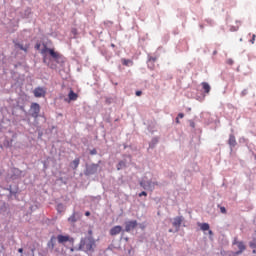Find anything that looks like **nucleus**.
<instances>
[{
  "instance_id": "obj_1",
  "label": "nucleus",
  "mask_w": 256,
  "mask_h": 256,
  "mask_svg": "<svg viewBox=\"0 0 256 256\" xmlns=\"http://www.w3.org/2000/svg\"><path fill=\"white\" fill-rule=\"evenodd\" d=\"M95 247H97V244L95 239L91 236L83 238L79 244V249L85 253H93V251H95Z\"/></svg>"
},
{
  "instance_id": "obj_2",
  "label": "nucleus",
  "mask_w": 256,
  "mask_h": 256,
  "mask_svg": "<svg viewBox=\"0 0 256 256\" xmlns=\"http://www.w3.org/2000/svg\"><path fill=\"white\" fill-rule=\"evenodd\" d=\"M39 113H41V106L38 103L33 102L30 106L31 117L37 119V117H39Z\"/></svg>"
},
{
  "instance_id": "obj_3",
  "label": "nucleus",
  "mask_w": 256,
  "mask_h": 256,
  "mask_svg": "<svg viewBox=\"0 0 256 256\" xmlns=\"http://www.w3.org/2000/svg\"><path fill=\"white\" fill-rule=\"evenodd\" d=\"M56 239L60 245H65V243H75V239L69 235L59 234Z\"/></svg>"
},
{
  "instance_id": "obj_4",
  "label": "nucleus",
  "mask_w": 256,
  "mask_h": 256,
  "mask_svg": "<svg viewBox=\"0 0 256 256\" xmlns=\"http://www.w3.org/2000/svg\"><path fill=\"white\" fill-rule=\"evenodd\" d=\"M141 187L143 189H148V191H154L155 187L159 185V182H153V181H142L140 182Z\"/></svg>"
},
{
  "instance_id": "obj_5",
  "label": "nucleus",
  "mask_w": 256,
  "mask_h": 256,
  "mask_svg": "<svg viewBox=\"0 0 256 256\" xmlns=\"http://www.w3.org/2000/svg\"><path fill=\"white\" fill-rule=\"evenodd\" d=\"M34 97L41 98L47 95V90L43 87H37L33 91Z\"/></svg>"
},
{
  "instance_id": "obj_6",
  "label": "nucleus",
  "mask_w": 256,
  "mask_h": 256,
  "mask_svg": "<svg viewBox=\"0 0 256 256\" xmlns=\"http://www.w3.org/2000/svg\"><path fill=\"white\" fill-rule=\"evenodd\" d=\"M42 55H45V53H49L53 59H59V53L55 52L54 49L47 48V46L44 47L41 51Z\"/></svg>"
},
{
  "instance_id": "obj_7",
  "label": "nucleus",
  "mask_w": 256,
  "mask_h": 256,
  "mask_svg": "<svg viewBox=\"0 0 256 256\" xmlns=\"http://www.w3.org/2000/svg\"><path fill=\"white\" fill-rule=\"evenodd\" d=\"M137 227V220L128 221L125 223V231L129 233V231H133Z\"/></svg>"
},
{
  "instance_id": "obj_8",
  "label": "nucleus",
  "mask_w": 256,
  "mask_h": 256,
  "mask_svg": "<svg viewBox=\"0 0 256 256\" xmlns=\"http://www.w3.org/2000/svg\"><path fill=\"white\" fill-rule=\"evenodd\" d=\"M233 245H237L239 249L234 253V255H241V253H243V251L246 249L245 244L243 242H237V240H234Z\"/></svg>"
},
{
  "instance_id": "obj_9",
  "label": "nucleus",
  "mask_w": 256,
  "mask_h": 256,
  "mask_svg": "<svg viewBox=\"0 0 256 256\" xmlns=\"http://www.w3.org/2000/svg\"><path fill=\"white\" fill-rule=\"evenodd\" d=\"M181 223H183V218L178 216L174 218L172 225L175 227L176 231H179V228L181 227Z\"/></svg>"
},
{
  "instance_id": "obj_10",
  "label": "nucleus",
  "mask_w": 256,
  "mask_h": 256,
  "mask_svg": "<svg viewBox=\"0 0 256 256\" xmlns=\"http://www.w3.org/2000/svg\"><path fill=\"white\" fill-rule=\"evenodd\" d=\"M121 231H123V227L121 226H114L110 229V235L112 237H115V235H119V233H121Z\"/></svg>"
},
{
  "instance_id": "obj_11",
  "label": "nucleus",
  "mask_w": 256,
  "mask_h": 256,
  "mask_svg": "<svg viewBox=\"0 0 256 256\" xmlns=\"http://www.w3.org/2000/svg\"><path fill=\"white\" fill-rule=\"evenodd\" d=\"M56 243H57V238L55 236H52L47 243L48 249H50V251H53V249H55Z\"/></svg>"
},
{
  "instance_id": "obj_12",
  "label": "nucleus",
  "mask_w": 256,
  "mask_h": 256,
  "mask_svg": "<svg viewBox=\"0 0 256 256\" xmlns=\"http://www.w3.org/2000/svg\"><path fill=\"white\" fill-rule=\"evenodd\" d=\"M69 101H77L79 99V95L73 91V89H70L68 93Z\"/></svg>"
},
{
  "instance_id": "obj_13",
  "label": "nucleus",
  "mask_w": 256,
  "mask_h": 256,
  "mask_svg": "<svg viewBox=\"0 0 256 256\" xmlns=\"http://www.w3.org/2000/svg\"><path fill=\"white\" fill-rule=\"evenodd\" d=\"M228 144L230 145V147H235V145H237V140L235 139V135L231 134L229 136Z\"/></svg>"
},
{
  "instance_id": "obj_14",
  "label": "nucleus",
  "mask_w": 256,
  "mask_h": 256,
  "mask_svg": "<svg viewBox=\"0 0 256 256\" xmlns=\"http://www.w3.org/2000/svg\"><path fill=\"white\" fill-rule=\"evenodd\" d=\"M202 88L204 89L205 93H210L211 91V86L207 82H202Z\"/></svg>"
},
{
  "instance_id": "obj_15",
  "label": "nucleus",
  "mask_w": 256,
  "mask_h": 256,
  "mask_svg": "<svg viewBox=\"0 0 256 256\" xmlns=\"http://www.w3.org/2000/svg\"><path fill=\"white\" fill-rule=\"evenodd\" d=\"M68 221L73 225L74 223H77V213L74 212L69 218Z\"/></svg>"
},
{
  "instance_id": "obj_16",
  "label": "nucleus",
  "mask_w": 256,
  "mask_h": 256,
  "mask_svg": "<svg viewBox=\"0 0 256 256\" xmlns=\"http://www.w3.org/2000/svg\"><path fill=\"white\" fill-rule=\"evenodd\" d=\"M15 48L20 49L21 51H25V53H27V49H29V46H23V44L16 43Z\"/></svg>"
},
{
  "instance_id": "obj_17",
  "label": "nucleus",
  "mask_w": 256,
  "mask_h": 256,
  "mask_svg": "<svg viewBox=\"0 0 256 256\" xmlns=\"http://www.w3.org/2000/svg\"><path fill=\"white\" fill-rule=\"evenodd\" d=\"M199 227H200L201 231H209V229H210L209 223L199 224Z\"/></svg>"
},
{
  "instance_id": "obj_18",
  "label": "nucleus",
  "mask_w": 256,
  "mask_h": 256,
  "mask_svg": "<svg viewBox=\"0 0 256 256\" xmlns=\"http://www.w3.org/2000/svg\"><path fill=\"white\" fill-rule=\"evenodd\" d=\"M152 63H157V57L156 56H148L147 65H151Z\"/></svg>"
},
{
  "instance_id": "obj_19",
  "label": "nucleus",
  "mask_w": 256,
  "mask_h": 256,
  "mask_svg": "<svg viewBox=\"0 0 256 256\" xmlns=\"http://www.w3.org/2000/svg\"><path fill=\"white\" fill-rule=\"evenodd\" d=\"M80 160L79 158H76L73 160L72 165L74 166V169H77L79 167Z\"/></svg>"
},
{
  "instance_id": "obj_20",
  "label": "nucleus",
  "mask_w": 256,
  "mask_h": 256,
  "mask_svg": "<svg viewBox=\"0 0 256 256\" xmlns=\"http://www.w3.org/2000/svg\"><path fill=\"white\" fill-rule=\"evenodd\" d=\"M123 167H125V161H120L117 165V170L121 171V169H123Z\"/></svg>"
},
{
  "instance_id": "obj_21",
  "label": "nucleus",
  "mask_w": 256,
  "mask_h": 256,
  "mask_svg": "<svg viewBox=\"0 0 256 256\" xmlns=\"http://www.w3.org/2000/svg\"><path fill=\"white\" fill-rule=\"evenodd\" d=\"M57 211H58L59 213H61V211H63V204H58V205H57Z\"/></svg>"
},
{
  "instance_id": "obj_22",
  "label": "nucleus",
  "mask_w": 256,
  "mask_h": 256,
  "mask_svg": "<svg viewBox=\"0 0 256 256\" xmlns=\"http://www.w3.org/2000/svg\"><path fill=\"white\" fill-rule=\"evenodd\" d=\"M249 245H250L251 249H256V241L255 240L250 242Z\"/></svg>"
},
{
  "instance_id": "obj_23",
  "label": "nucleus",
  "mask_w": 256,
  "mask_h": 256,
  "mask_svg": "<svg viewBox=\"0 0 256 256\" xmlns=\"http://www.w3.org/2000/svg\"><path fill=\"white\" fill-rule=\"evenodd\" d=\"M147 66L149 67V69H155V62H151V64H147Z\"/></svg>"
},
{
  "instance_id": "obj_24",
  "label": "nucleus",
  "mask_w": 256,
  "mask_h": 256,
  "mask_svg": "<svg viewBox=\"0 0 256 256\" xmlns=\"http://www.w3.org/2000/svg\"><path fill=\"white\" fill-rule=\"evenodd\" d=\"M139 197H147V192L142 191V192L139 194Z\"/></svg>"
},
{
  "instance_id": "obj_25",
  "label": "nucleus",
  "mask_w": 256,
  "mask_h": 256,
  "mask_svg": "<svg viewBox=\"0 0 256 256\" xmlns=\"http://www.w3.org/2000/svg\"><path fill=\"white\" fill-rule=\"evenodd\" d=\"M220 211L223 214L227 213V209H225V207H220Z\"/></svg>"
},
{
  "instance_id": "obj_26",
  "label": "nucleus",
  "mask_w": 256,
  "mask_h": 256,
  "mask_svg": "<svg viewBox=\"0 0 256 256\" xmlns=\"http://www.w3.org/2000/svg\"><path fill=\"white\" fill-rule=\"evenodd\" d=\"M255 39H256V35L253 34V35H252V39L250 40V42H251L252 44L255 43Z\"/></svg>"
},
{
  "instance_id": "obj_27",
  "label": "nucleus",
  "mask_w": 256,
  "mask_h": 256,
  "mask_svg": "<svg viewBox=\"0 0 256 256\" xmlns=\"http://www.w3.org/2000/svg\"><path fill=\"white\" fill-rule=\"evenodd\" d=\"M226 63L228 64V65H233V59H228L227 61H226Z\"/></svg>"
},
{
  "instance_id": "obj_28",
  "label": "nucleus",
  "mask_w": 256,
  "mask_h": 256,
  "mask_svg": "<svg viewBox=\"0 0 256 256\" xmlns=\"http://www.w3.org/2000/svg\"><path fill=\"white\" fill-rule=\"evenodd\" d=\"M183 117H185V114H184V113H179V114H178V119H183Z\"/></svg>"
},
{
  "instance_id": "obj_29",
  "label": "nucleus",
  "mask_w": 256,
  "mask_h": 256,
  "mask_svg": "<svg viewBox=\"0 0 256 256\" xmlns=\"http://www.w3.org/2000/svg\"><path fill=\"white\" fill-rule=\"evenodd\" d=\"M142 94H143V92H141V91H136V96H137V97H141Z\"/></svg>"
},
{
  "instance_id": "obj_30",
  "label": "nucleus",
  "mask_w": 256,
  "mask_h": 256,
  "mask_svg": "<svg viewBox=\"0 0 256 256\" xmlns=\"http://www.w3.org/2000/svg\"><path fill=\"white\" fill-rule=\"evenodd\" d=\"M90 215H91V212H89V211L85 212L86 217H89Z\"/></svg>"
},
{
  "instance_id": "obj_31",
  "label": "nucleus",
  "mask_w": 256,
  "mask_h": 256,
  "mask_svg": "<svg viewBox=\"0 0 256 256\" xmlns=\"http://www.w3.org/2000/svg\"><path fill=\"white\" fill-rule=\"evenodd\" d=\"M128 63H129V60H124L123 61V65H128Z\"/></svg>"
},
{
  "instance_id": "obj_32",
  "label": "nucleus",
  "mask_w": 256,
  "mask_h": 256,
  "mask_svg": "<svg viewBox=\"0 0 256 256\" xmlns=\"http://www.w3.org/2000/svg\"><path fill=\"white\" fill-rule=\"evenodd\" d=\"M41 44H36L35 49H40Z\"/></svg>"
},
{
  "instance_id": "obj_33",
  "label": "nucleus",
  "mask_w": 256,
  "mask_h": 256,
  "mask_svg": "<svg viewBox=\"0 0 256 256\" xmlns=\"http://www.w3.org/2000/svg\"><path fill=\"white\" fill-rule=\"evenodd\" d=\"M18 252H19V253H23V248H19V249H18Z\"/></svg>"
},
{
  "instance_id": "obj_34",
  "label": "nucleus",
  "mask_w": 256,
  "mask_h": 256,
  "mask_svg": "<svg viewBox=\"0 0 256 256\" xmlns=\"http://www.w3.org/2000/svg\"><path fill=\"white\" fill-rule=\"evenodd\" d=\"M209 235H213V231L212 230H209Z\"/></svg>"
},
{
  "instance_id": "obj_35",
  "label": "nucleus",
  "mask_w": 256,
  "mask_h": 256,
  "mask_svg": "<svg viewBox=\"0 0 256 256\" xmlns=\"http://www.w3.org/2000/svg\"><path fill=\"white\" fill-rule=\"evenodd\" d=\"M176 123H180V121H179V118H178V117L176 118Z\"/></svg>"
},
{
  "instance_id": "obj_36",
  "label": "nucleus",
  "mask_w": 256,
  "mask_h": 256,
  "mask_svg": "<svg viewBox=\"0 0 256 256\" xmlns=\"http://www.w3.org/2000/svg\"><path fill=\"white\" fill-rule=\"evenodd\" d=\"M92 233H93V231L90 230V231H89V235H91Z\"/></svg>"
},
{
  "instance_id": "obj_37",
  "label": "nucleus",
  "mask_w": 256,
  "mask_h": 256,
  "mask_svg": "<svg viewBox=\"0 0 256 256\" xmlns=\"http://www.w3.org/2000/svg\"><path fill=\"white\" fill-rule=\"evenodd\" d=\"M111 47H115V44H111Z\"/></svg>"
},
{
  "instance_id": "obj_38",
  "label": "nucleus",
  "mask_w": 256,
  "mask_h": 256,
  "mask_svg": "<svg viewBox=\"0 0 256 256\" xmlns=\"http://www.w3.org/2000/svg\"><path fill=\"white\" fill-rule=\"evenodd\" d=\"M253 253H256V250H255V248H254V250H253Z\"/></svg>"
}]
</instances>
